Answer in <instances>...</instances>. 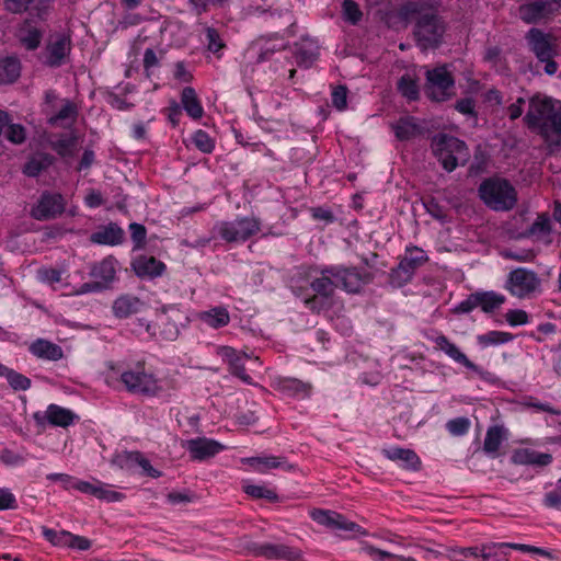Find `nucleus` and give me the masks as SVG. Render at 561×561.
Wrapping results in <instances>:
<instances>
[{
	"instance_id": "obj_29",
	"label": "nucleus",
	"mask_w": 561,
	"mask_h": 561,
	"mask_svg": "<svg viewBox=\"0 0 561 561\" xmlns=\"http://www.w3.org/2000/svg\"><path fill=\"white\" fill-rule=\"evenodd\" d=\"M28 350L35 357L46 360L56 362L64 356V351L59 345L44 339L34 341Z\"/></svg>"
},
{
	"instance_id": "obj_25",
	"label": "nucleus",
	"mask_w": 561,
	"mask_h": 561,
	"mask_svg": "<svg viewBox=\"0 0 561 561\" xmlns=\"http://www.w3.org/2000/svg\"><path fill=\"white\" fill-rule=\"evenodd\" d=\"M512 461L516 465L546 467L552 462V456L530 448H517L513 451Z\"/></svg>"
},
{
	"instance_id": "obj_39",
	"label": "nucleus",
	"mask_w": 561,
	"mask_h": 561,
	"mask_svg": "<svg viewBox=\"0 0 561 561\" xmlns=\"http://www.w3.org/2000/svg\"><path fill=\"white\" fill-rule=\"evenodd\" d=\"M21 73V64L14 57L0 59V84L14 82Z\"/></svg>"
},
{
	"instance_id": "obj_4",
	"label": "nucleus",
	"mask_w": 561,
	"mask_h": 561,
	"mask_svg": "<svg viewBox=\"0 0 561 561\" xmlns=\"http://www.w3.org/2000/svg\"><path fill=\"white\" fill-rule=\"evenodd\" d=\"M432 148L443 168L448 172L455 170L459 164H465L470 158L467 145L453 136H436L432 141Z\"/></svg>"
},
{
	"instance_id": "obj_6",
	"label": "nucleus",
	"mask_w": 561,
	"mask_h": 561,
	"mask_svg": "<svg viewBox=\"0 0 561 561\" xmlns=\"http://www.w3.org/2000/svg\"><path fill=\"white\" fill-rule=\"evenodd\" d=\"M218 236L226 242H245L261 230V221L256 217H237L230 221L216 225Z\"/></svg>"
},
{
	"instance_id": "obj_49",
	"label": "nucleus",
	"mask_w": 561,
	"mask_h": 561,
	"mask_svg": "<svg viewBox=\"0 0 561 561\" xmlns=\"http://www.w3.org/2000/svg\"><path fill=\"white\" fill-rule=\"evenodd\" d=\"M481 549L477 547L454 548L449 552L453 561H480Z\"/></svg>"
},
{
	"instance_id": "obj_35",
	"label": "nucleus",
	"mask_w": 561,
	"mask_h": 561,
	"mask_svg": "<svg viewBox=\"0 0 561 561\" xmlns=\"http://www.w3.org/2000/svg\"><path fill=\"white\" fill-rule=\"evenodd\" d=\"M382 453L389 460L396 461L408 469H415L420 465V458L412 449L391 447Z\"/></svg>"
},
{
	"instance_id": "obj_8",
	"label": "nucleus",
	"mask_w": 561,
	"mask_h": 561,
	"mask_svg": "<svg viewBox=\"0 0 561 561\" xmlns=\"http://www.w3.org/2000/svg\"><path fill=\"white\" fill-rule=\"evenodd\" d=\"M428 257L424 250L415 245L405 248L398 266L390 273L391 283L396 286H403L411 282L417 268L427 262Z\"/></svg>"
},
{
	"instance_id": "obj_48",
	"label": "nucleus",
	"mask_w": 561,
	"mask_h": 561,
	"mask_svg": "<svg viewBox=\"0 0 561 561\" xmlns=\"http://www.w3.org/2000/svg\"><path fill=\"white\" fill-rule=\"evenodd\" d=\"M192 142L203 153H211L215 149V140L203 129L194 131Z\"/></svg>"
},
{
	"instance_id": "obj_57",
	"label": "nucleus",
	"mask_w": 561,
	"mask_h": 561,
	"mask_svg": "<svg viewBox=\"0 0 561 561\" xmlns=\"http://www.w3.org/2000/svg\"><path fill=\"white\" fill-rule=\"evenodd\" d=\"M501 255L504 259L514 260L517 262H531L536 253L530 249H522V250H503Z\"/></svg>"
},
{
	"instance_id": "obj_54",
	"label": "nucleus",
	"mask_w": 561,
	"mask_h": 561,
	"mask_svg": "<svg viewBox=\"0 0 561 561\" xmlns=\"http://www.w3.org/2000/svg\"><path fill=\"white\" fill-rule=\"evenodd\" d=\"M94 496L107 502H118L124 497L122 493L112 490L111 485L101 481H96V492Z\"/></svg>"
},
{
	"instance_id": "obj_7",
	"label": "nucleus",
	"mask_w": 561,
	"mask_h": 561,
	"mask_svg": "<svg viewBox=\"0 0 561 561\" xmlns=\"http://www.w3.org/2000/svg\"><path fill=\"white\" fill-rule=\"evenodd\" d=\"M445 33L442 20L431 10L419 12L415 36L423 49L437 47Z\"/></svg>"
},
{
	"instance_id": "obj_31",
	"label": "nucleus",
	"mask_w": 561,
	"mask_h": 561,
	"mask_svg": "<svg viewBox=\"0 0 561 561\" xmlns=\"http://www.w3.org/2000/svg\"><path fill=\"white\" fill-rule=\"evenodd\" d=\"M527 38L539 61H545L553 57V48L548 36L542 32L533 28L529 31Z\"/></svg>"
},
{
	"instance_id": "obj_2",
	"label": "nucleus",
	"mask_w": 561,
	"mask_h": 561,
	"mask_svg": "<svg viewBox=\"0 0 561 561\" xmlns=\"http://www.w3.org/2000/svg\"><path fill=\"white\" fill-rule=\"evenodd\" d=\"M105 381L113 388H117L122 383L130 393L149 397L158 396L163 390L161 380L148 371L141 362L126 369L111 367Z\"/></svg>"
},
{
	"instance_id": "obj_14",
	"label": "nucleus",
	"mask_w": 561,
	"mask_h": 561,
	"mask_svg": "<svg viewBox=\"0 0 561 561\" xmlns=\"http://www.w3.org/2000/svg\"><path fill=\"white\" fill-rule=\"evenodd\" d=\"M217 355L229 366L231 375L236 376L244 383L252 385V377L247 374L244 367V360L252 358L247 353H238L233 347L219 346L217 348Z\"/></svg>"
},
{
	"instance_id": "obj_32",
	"label": "nucleus",
	"mask_w": 561,
	"mask_h": 561,
	"mask_svg": "<svg viewBox=\"0 0 561 561\" xmlns=\"http://www.w3.org/2000/svg\"><path fill=\"white\" fill-rule=\"evenodd\" d=\"M124 231L121 227L115 224L104 226L93 232L90 237L92 243L105 244V245H117L123 242Z\"/></svg>"
},
{
	"instance_id": "obj_55",
	"label": "nucleus",
	"mask_w": 561,
	"mask_h": 561,
	"mask_svg": "<svg viewBox=\"0 0 561 561\" xmlns=\"http://www.w3.org/2000/svg\"><path fill=\"white\" fill-rule=\"evenodd\" d=\"M446 428L453 436H462L468 433L470 421L467 417H456L446 423Z\"/></svg>"
},
{
	"instance_id": "obj_9",
	"label": "nucleus",
	"mask_w": 561,
	"mask_h": 561,
	"mask_svg": "<svg viewBox=\"0 0 561 561\" xmlns=\"http://www.w3.org/2000/svg\"><path fill=\"white\" fill-rule=\"evenodd\" d=\"M455 80L446 66L436 67L426 71V95L436 102L450 99L454 94Z\"/></svg>"
},
{
	"instance_id": "obj_60",
	"label": "nucleus",
	"mask_w": 561,
	"mask_h": 561,
	"mask_svg": "<svg viewBox=\"0 0 561 561\" xmlns=\"http://www.w3.org/2000/svg\"><path fill=\"white\" fill-rule=\"evenodd\" d=\"M92 542L90 539L83 536L75 535L69 533L67 540V548L76 549L79 551H87L91 548Z\"/></svg>"
},
{
	"instance_id": "obj_44",
	"label": "nucleus",
	"mask_w": 561,
	"mask_h": 561,
	"mask_svg": "<svg viewBox=\"0 0 561 561\" xmlns=\"http://www.w3.org/2000/svg\"><path fill=\"white\" fill-rule=\"evenodd\" d=\"M394 135L400 140H408L419 133V126L413 117H402L392 124Z\"/></svg>"
},
{
	"instance_id": "obj_59",
	"label": "nucleus",
	"mask_w": 561,
	"mask_h": 561,
	"mask_svg": "<svg viewBox=\"0 0 561 561\" xmlns=\"http://www.w3.org/2000/svg\"><path fill=\"white\" fill-rule=\"evenodd\" d=\"M343 16L346 21L355 24L362 18V12L357 3L353 0H344L342 4Z\"/></svg>"
},
{
	"instance_id": "obj_21",
	"label": "nucleus",
	"mask_w": 561,
	"mask_h": 561,
	"mask_svg": "<svg viewBox=\"0 0 561 561\" xmlns=\"http://www.w3.org/2000/svg\"><path fill=\"white\" fill-rule=\"evenodd\" d=\"M253 554L256 557H264L270 560H287L298 561L300 560V552L286 545L280 543H256L252 548Z\"/></svg>"
},
{
	"instance_id": "obj_46",
	"label": "nucleus",
	"mask_w": 561,
	"mask_h": 561,
	"mask_svg": "<svg viewBox=\"0 0 561 561\" xmlns=\"http://www.w3.org/2000/svg\"><path fill=\"white\" fill-rule=\"evenodd\" d=\"M51 147L62 158H72L77 150V137L73 135L60 136L58 139L51 140Z\"/></svg>"
},
{
	"instance_id": "obj_58",
	"label": "nucleus",
	"mask_w": 561,
	"mask_h": 561,
	"mask_svg": "<svg viewBox=\"0 0 561 561\" xmlns=\"http://www.w3.org/2000/svg\"><path fill=\"white\" fill-rule=\"evenodd\" d=\"M505 320L511 327L528 324L529 314L523 309H510L505 313Z\"/></svg>"
},
{
	"instance_id": "obj_18",
	"label": "nucleus",
	"mask_w": 561,
	"mask_h": 561,
	"mask_svg": "<svg viewBox=\"0 0 561 561\" xmlns=\"http://www.w3.org/2000/svg\"><path fill=\"white\" fill-rule=\"evenodd\" d=\"M311 518L319 525H323L333 530L352 533H360L362 530L360 526L332 511L314 510L311 512Z\"/></svg>"
},
{
	"instance_id": "obj_50",
	"label": "nucleus",
	"mask_w": 561,
	"mask_h": 561,
	"mask_svg": "<svg viewBox=\"0 0 561 561\" xmlns=\"http://www.w3.org/2000/svg\"><path fill=\"white\" fill-rule=\"evenodd\" d=\"M398 89L409 100H415L419 95V87L410 75H404L398 82Z\"/></svg>"
},
{
	"instance_id": "obj_27",
	"label": "nucleus",
	"mask_w": 561,
	"mask_h": 561,
	"mask_svg": "<svg viewBox=\"0 0 561 561\" xmlns=\"http://www.w3.org/2000/svg\"><path fill=\"white\" fill-rule=\"evenodd\" d=\"M295 61L299 67L310 68L319 57L318 44L309 38L301 39L295 46Z\"/></svg>"
},
{
	"instance_id": "obj_61",
	"label": "nucleus",
	"mask_w": 561,
	"mask_h": 561,
	"mask_svg": "<svg viewBox=\"0 0 561 561\" xmlns=\"http://www.w3.org/2000/svg\"><path fill=\"white\" fill-rule=\"evenodd\" d=\"M48 163L46 158H33L24 165L23 172L28 176H36Z\"/></svg>"
},
{
	"instance_id": "obj_63",
	"label": "nucleus",
	"mask_w": 561,
	"mask_h": 561,
	"mask_svg": "<svg viewBox=\"0 0 561 561\" xmlns=\"http://www.w3.org/2000/svg\"><path fill=\"white\" fill-rule=\"evenodd\" d=\"M137 467L141 468L142 473L148 477L159 478L161 476V472L154 469L150 465V461L140 451L137 454Z\"/></svg>"
},
{
	"instance_id": "obj_16",
	"label": "nucleus",
	"mask_w": 561,
	"mask_h": 561,
	"mask_svg": "<svg viewBox=\"0 0 561 561\" xmlns=\"http://www.w3.org/2000/svg\"><path fill=\"white\" fill-rule=\"evenodd\" d=\"M92 276L96 279L93 284H83L78 294H87L95 291L111 283L116 274V261L112 257H106L96 264L91 272Z\"/></svg>"
},
{
	"instance_id": "obj_24",
	"label": "nucleus",
	"mask_w": 561,
	"mask_h": 561,
	"mask_svg": "<svg viewBox=\"0 0 561 561\" xmlns=\"http://www.w3.org/2000/svg\"><path fill=\"white\" fill-rule=\"evenodd\" d=\"M554 8L550 0H535L519 8L520 18L528 23H536L548 18Z\"/></svg>"
},
{
	"instance_id": "obj_33",
	"label": "nucleus",
	"mask_w": 561,
	"mask_h": 561,
	"mask_svg": "<svg viewBox=\"0 0 561 561\" xmlns=\"http://www.w3.org/2000/svg\"><path fill=\"white\" fill-rule=\"evenodd\" d=\"M77 117L78 108L76 104L65 100L58 113L48 118V124L55 127L69 128L75 124Z\"/></svg>"
},
{
	"instance_id": "obj_40",
	"label": "nucleus",
	"mask_w": 561,
	"mask_h": 561,
	"mask_svg": "<svg viewBox=\"0 0 561 561\" xmlns=\"http://www.w3.org/2000/svg\"><path fill=\"white\" fill-rule=\"evenodd\" d=\"M508 542L484 545L480 551V561H508Z\"/></svg>"
},
{
	"instance_id": "obj_30",
	"label": "nucleus",
	"mask_w": 561,
	"mask_h": 561,
	"mask_svg": "<svg viewBox=\"0 0 561 561\" xmlns=\"http://www.w3.org/2000/svg\"><path fill=\"white\" fill-rule=\"evenodd\" d=\"M144 302L136 296L122 295L113 302L112 310L116 318L124 319L141 310Z\"/></svg>"
},
{
	"instance_id": "obj_13",
	"label": "nucleus",
	"mask_w": 561,
	"mask_h": 561,
	"mask_svg": "<svg viewBox=\"0 0 561 561\" xmlns=\"http://www.w3.org/2000/svg\"><path fill=\"white\" fill-rule=\"evenodd\" d=\"M182 447L188 451L192 459L198 461L211 458L226 449L218 440L207 437L187 439L182 443Z\"/></svg>"
},
{
	"instance_id": "obj_41",
	"label": "nucleus",
	"mask_w": 561,
	"mask_h": 561,
	"mask_svg": "<svg viewBox=\"0 0 561 561\" xmlns=\"http://www.w3.org/2000/svg\"><path fill=\"white\" fill-rule=\"evenodd\" d=\"M514 340V335L505 331H489L477 335V342L481 347L496 346L506 344Z\"/></svg>"
},
{
	"instance_id": "obj_45",
	"label": "nucleus",
	"mask_w": 561,
	"mask_h": 561,
	"mask_svg": "<svg viewBox=\"0 0 561 561\" xmlns=\"http://www.w3.org/2000/svg\"><path fill=\"white\" fill-rule=\"evenodd\" d=\"M362 551L370 557L374 561H416L412 557L398 556L381 549H378L369 543L362 547Z\"/></svg>"
},
{
	"instance_id": "obj_3",
	"label": "nucleus",
	"mask_w": 561,
	"mask_h": 561,
	"mask_svg": "<svg viewBox=\"0 0 561 561\" xmlns=\"http://www.w3.org/2000/svg\"><path fill=\"white\" fill-rule=\"evenodd\" d=\"M479 196L489 208L496 211L511 210L517 203L515 187L501 178L484 180L479 186Z\"/></svg>"
},
{
	"instance_id": "obj_36",
	"label": "nucleus",
	"mask_w": 561,
	"mask_h": 561,
	"mask_svg": "<svg viewBox=\"0 0 561 561\" xmlns=\"http://www.w3.org/2000/svg\"><path fill=\"white\" fill-rule=\"evenodd\" d=\"M181 105L192 119H199L204 115V107L192 87H185L182 90Z\"/></svg>"
},
{
	"instance_id": "obj_28",
	"label": "nucleus",
	"mask_w": 561,
	"mask_h": 561,
	"mask_svg": "<svg viewBox=\"0 0 561 561\" xmlns=\"http://www.w3.org/2000/svg\"><path fill=\"white\" fill-rule=\"evenodd\" d=\"M244 463L249 465L253 471L259 473H267L272 469L289 470L291 467L284 457L277 456H257L245 458Z\"/></svg>"
},
{
	"instance_id": "obj_34",
	"label": "nucleus",
	"mask_w": 561,
	"mask_h": 561,
	"mask_svg": "<svg viewBox=\"0 0 561 561\" xmlns=\"http://www.w3.org/2000/svg\"><path fill=\"white\" fill-rule=\"evenodd\" d=\"M133 267L140 277H156L163 273L165 265L153 256L142 255L135 260Z\"/></svg>"
},
{
	"instance_id": "obj_37",
	"label": "nucleus",
	"mask_w": 561,
	"mask_h": 561,
	"mask_svg": "<svg viewBox=\"0 0 561 561\" xmlns=\"http://www.w3.org/2000/svg\"><path fill=\"white\" fill-rule=\"evenodd\" d=\"M20 43L28 50L36 49L41 42L43 34L39 28L32 25L27 20L24 21L18 30L16 34Z\"/></svg>"
},
{
	"instance_id": "obj_43",
	"label": "nucleus",
	"mask_w": 561,
	"mask_h": 561,
	"mask_svg": "<svg viewBox=\"0 0 561 561\" xmlns=\"http://www.w3.org/2000/svg\"><path fill=\"white\" fill-rule=\"evenodd\" d=\"M478 307L484 312H492L505 302V297L495 291L476 293Z\"/></svg>"
},
{
	"instance_id": "obj_52",
	"label": "nucleus",
	"mask_w": 561,
	"mask_h": 561,
	"mask_svg": "<svg viewBox=\"0 0 561 561\" xmlns=\"http://www.w3.org/2000/svg\"><path fill=\"white\" fill-rule=\"evenodd\" d=\"M138 451H122L113 458V463L125 470H133L137 467Z\"/></svg>"
},
{
	"instance_id": "obj_1",
	"label": "nucleus",
	"mask_w": 561,
	"mask_h": 561,
	"mask_svg": "<svg viewBox=\"0 0 561 561\" xmlns=\"http://www.w3.org/2000/svg\"><path fill=\"white\" fill-rule=\"evenodd\" d=\"M525 122L538 130L550 146L561 142V102L547 96L535 95L529 101Z\"/></svg>"
},
{
	"instance_id": "obj_5",
	"label": "nucleus",
	"mask_w": 561,
	"mask_h": 561,
	"mask_svg": "<svg viewBox=\"0 0 561 561\" xmlns=\"http://www.w3.org/2000/svg\"><path fill=\"white\" fill-rule=\"evenodd\" d=\"M541 278L539 275L526 267L512 270L504 284V288L518 299H530L541 294Z\"/></svg>"
},
{
	"instance_id": "obj_17",
	"label": "nucleus",
	"mask_w": 561,
	"mask_h": 561,
	"mask_svg": "<svg viewBox=\"0 0 561 561\" xmlns=\"http://www.w3.org/2000/svg\"><path fill=\"white\" fill-rule=\"evenodd\" d=\"M34 419L38 425L47 422L53 426L68 427L78 421L79 416L69 409L57 404H49L43 414L35 413Z\"/></svg>"
},
{
	"instance_id": "obj_53",
	"label": "nucleus",
	"mask_w": 561,
	"mask_h": 561,
	"mask_svg": "<svg viewBox=\"0 0 561 561\" xmlns=\"http://www.w3.org/2000/svg\"><path fill=\"white\" fill-rule=\"evenodd\" d=\"M14 390H27L31 387V380L26 376L9 368L8 373L4 376Z\"/></svg>"
},
{
	"instance_id": "obj_10",
	"label": "nucleus",
	"mask_w": 561,
	"mask_h": 561,
	"mask_svg": "<svg viewBox=\"0 0 561 561\" xmlns=\"http://www.w3.org/2000/svg\"><path fill=\"white\" fill-rule=\"evenodd\" d=\"M327 273L333 275L337 287L348 294H357L371 279L370 274L362 268L345 265H328Z\"/></svg>"
},
{
	"instance_id": "obj_51",
	"label": "nucleus",
	"mask_w": 561,
	"mask_h": 561,
	"mask_svg": "<svg viewBox=\"0 0 561 561\" xmlns=\"http://www.w3.org/2000/svg\"><path fill=\"white\" fill-rule=\"evenodd\" d=\"M42 535L53 546L65 548L67 546L69 531H67V530L57 531V530L48 528V527H42Z\"/></svg>"
},
{
	"instance_id": "obj_64",
	"label": "nucleus",
	"mask_w": 561,
	"mask_h": 561,
	"mask_svg": "<svg viewBox=\"0 0 561 561\" xmlns=\"http://www.w3.org/2000/svg\"><path fill=\"white\" fill-rule=\"evenodd\" d=\"M7 138L13 144H22L25 140V129L20 124H12L7 131Z\"/></svg>"
},
{
	"instance_id": "obj_11",
	"label": "nucleus",
	"mask_w": 561,
	"mask_h": 561,
	"mask_svg": "<svg viewBox=\"0 0 561 561\" xmlns=\"http://www.w3.org/2000/svg\"><path fill=\"white\" fill-rule=\"evenodd\" d=\"M328 265L319 268V276L314 277L310 284L313 291L321 296L312 297L311 299H307L305 301L306 306L312 311H321L323 309L322 302L323 299H328L334 293V289L337 288L336 279H334L333 275L327 273Z\"/></svg>"
},
{
	"instance_id": "obj_56",
	"label": "nucleus",
	"mask_w": 561,
	"mask_h": 561,
	"mask_svg": "<svg viewBox=\"0 0 561 561\" xmlns=\"http://www.w3.org/2000/svg\"><path fill=\"white\" fill-rule=\"evenodd\" d=\"M37 278L39 282L48 284L50 286H54L61 282L62 279V272L57 268H39L37 271Z\"/></svg>"
},
{
	"instance_id": "obj_26",
	"label": "nucleus",
	"mask_w": 561,
	"mask_h": 561,
	"mask_svg": "<svg viewBox=\"0 0 561 561\" xmlns=\"http://www.w3.org/2000/svg\"><path fill=\"white\" fill-rule=\"evenodd\" d=\"M276 389L283 394L296 399L310 397L312 386L296 378L285 377L276 380Z\"/></svg>"
},
{
	"instance_id": "obj_42",
	"label": "nucleus",
	"mask_w": 561,
	"mask_h": 561,
	"mask_svg": "<svg viewBox=\"0 0 561 561\" xmlns=\"http://www.w3.org/2000/svg\"><path fill=\"white\" fill-rule=\"evenodd\" d=\"M504 439V430L502 426H491L485 434L483 450L491 456H495Z\"/></svg>"
},
{
	"instance_id": "obj_22",
	"label": "nucleus",
	"mask_w": 561,
	"mask_h": 561,
	"mask_svg": "<svg viewBox=\"0 0 561 561\" xmlns=\"http://www.w3.org/2000/svg\"><path fill=\"white\" fill-rule=\"evenodd\" d=\"M49 0H3V8L13 14L28 12L35 18L44 19L49 9Z\"/></svg>"
},
{
	"instance_id": "obj_38",
	"label": "nucleus",
	"mask_w": 561,
	"mask_h": 561,
	"mask_svg": "<svg viewBox=\"0 0 561 561\" xmlns=\"http://www.w3.org/2000/svg\"><path fill=\"white\" fill-rule=\"evenodd\" d=\"M552 221L547 213L539 214L528 229L530 237L543 242H551Z\"/></svg>"
},
{
	"instance_id": "obj_20",
	"label": "nucleus",
	"mask_w": 561,
	"mask_h": 561,
	"mask_svg": "<svg viewBox=\"0 0 561 561\" xmlns=\"http://www.w3.org/2000/svg\"><path fill=\"white\" fill-rule=\"evenodd\" d=\"M71 49L70 36L65 33L54 34L46 46V64L51 67L60 66Z\"/></svg>"
},
{
	"instance_id": "obj_15",
	"label": "nucleus",
	"mask_w": 561,
	"mask_h": 561,
	"mask_svg": "<svg viewBox=\"0 0 561 561\" xmlns=\"http://www.w3.org/2000/svg\"><path fill=\"white\" fill-rule=\"evenodd\" d=\"M65 199L58 193H44L37 205L32 209V216L37 220L56 218L65 210Z\"/></svg>"
},
{
	"instance_id": "obj_47",
	"label": "nucleus",
	"mask_w": 561,
	"mask_h": 561,
	"mask_svg": "<svg viewBox=\"0 0 561 561\" xmlns=\"http://www.w3.org/2000/svg\"><path fill=\"white\" fill-rule=\"evenodd\" d=\"M243 491L254 499H265L270 502L277 501L278 496L273 489L263 484H243Z\"/></svg>"
},
{
	"instance_id": "obj_12",
	"label": "nucleus",
	"mask_w": 561,
	"mask_h": 561,
	"mask_svg": "<svg viewBox=\"0 0 561 561\" xmlns=\"http://www.w3.org/2000/svg\"><path fill=\"white\" fill-rule=\"evenodd\" d=\"M435 345L444 352L448 357H450L453 360H455L458 364H461L467 369L473 371L476 375H478L483 380H490L491 374L478 365H476L473 362H471L458 347L456 344L450 342L447 336L439 334L434 337Z\"/></svg>"
},
{
	"instance_id": "obj_19",
	"label": "nucleus",
	"mask_w": 561,
	"mask_h": 561,
	"mask_svg": "<svg viewBox=\"0 0 561 561\" xmlns=\"http://www.w3.org/2000/svg\"><path fill=\"white\" fill-rule=\"evenodd\" d=\"M186 319L183 312L174 305L164 306L158 317V321L162 327L160 335L164 340L174 341L179 334V322Z\"/></svg>"
},
{
	"instance_id": "obj_23",
	"label": "nucleus",
	"mask_w": 561,
	"mask_h": 561,
	"mask_svg": "<svg viewBox=\"0 0 561 561\" xmlns=\"http://www.w3.org/2000/svg\"><path fill=\"white\" fill-rule=\"evenodd\" d=\"M195 320L210 329L218 330L230 323V313L225 306H215L195 314Z\"/></svg>"
},
{
	"instance_id": "obj_62",
	"label": "nucleus",
	"mask_w": 561,
	"mask_h": 561,
	"mask_svg": "<svg viewBox=\"0 0 561 561\" xmlns=\"http://www.w3.org/2000/svg\"><path fill=\"white\" fill-rule=\"evenodd\" d=\"M331 96H332V104L336 110L343 111L346 108V106H347V90L345 87H343V85L336 87L332 91Z\"/></svg>"
}]
</instances>
